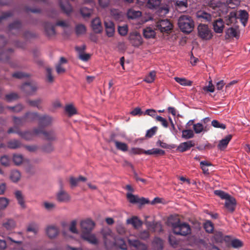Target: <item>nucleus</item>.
Listing matches in <instances>:
<instances>
[{
	"label": "nucleus",
	"mask_w": 250,
	"mask_h": 250,
	"mask_svg": "<svg viewBox=\"0 0 250 250\" xmlns=\"http://www.w3.org/2000/svg\"><path fill=\"white\" fill-rule=\"evenodd\" d=\"M173 232L177 235L186 236L191 233L189 225L185 222H182L179 218L171 216L168 219Z\"/></svg>",
	"instance_id": "f257e3e1"
},
{
	"label": "nucleus",
	"mask_w": 250,
	"mask_h": 250,
	"mask_svg": "<svg viewBox=\"0 0 250 250\" xmlns=\"http://www.w3.org/2000/svg\"><path fill=\"white\" fill-rule=\"evenodd\" d=\"M178 23L181 30L187 34L191 33L194 27V21L190 16L188 15L180 16Z\"/></svg>",
	"instance_id": "f03ea898"
},
{
	"label": "nucleus",
	"mask_w": 250,
	"mask_h": 250,
	"mask_svg": "<svg viewBox=\"0 0 250 250\" xmlns=\"http://www.w3.org/2000/svg\"><path fill=\"white\" fill-rule=\"evenodd\" d=\"M146 5L149 9L156 10L160 16L166 15L169 12L168 6L162 3V0H148Z\"/></svg>",
	"instance_id": "7ed1b4c3"
},
{
	"label": "nucleus",
	"mask_w": 250,
	"mask_h": 250,
	"mask_svg": "<svg viewBox=\"0 0 250 250\" xmlns=\"http://www.w3.org/2000/svg\"><path fill=\"white\" fill-rule=\"evenodd\" d=\"M125 189L130 192V193H126V198L127 200L132 204H139L140 205H144L146 204H148L149 201L148 199L144 197L139 198L138 195H135L131 193L134 192V190L133 188L130 185H127Z\"/></svg>",
	"instance_id": "20e7f679"
},
{
	"label": "nucleus",
	"mask_w": 250,
	"mask_h": 250,
	"mask_svg": "<svg viewBox=\"0 0 250 250\" xmlns=\"http://www.w3.org/2000/svg\"><path fill=\"white\" fill-rule=\"evenodd\" d=\"M197 36L203 41H209L213 37V33L208 26L200 23L197 26Z\"/></svg>",
	"instance_id": "39448f33"
},
{
	"label": "nucleus",
	"mask_w": 250,
	"mask_h": 250,
	"mask_svg": "<svg viewBox=\"0 0 250 250\" xmlns=\"http://www.w3.org/2000/svg\"><path fill=\"white\" fill-rule=\"evenodd\" d=\"M21 89L27 95H32L38 90V86L36 83L29 82L22 84Z\"/></svg>",
	"instance_id": "423d86ee"
},
{
	"label": "nucleus",
	"mask_w": 250,
	"mask_h": 250,
	"mask_svg": "<svg viewBox=\"0 0 250 250\" xmlns=\"http://www.w3.org/2000/svg\"><path fill=\"white\" fill-rule=\"evenodd\" d=\"M95 226V222L91 219L82 220L80 223L82 234L91 232Z\"/></svg>",
	"instance_id": "0eeeda50"
},
{
	"label": "nucleus",
	"mask_w": 250,
	"mask_h": 250,
	"mask_svg": "<svg viewBox=\"0 0 250 250\" xmlns=\"http://www.w3.org/2000/svg\"><path fill=\"white\" fill-rule=\"evenodd\" d=\"M157 28L161 32L168 33L172 29L173 25L168 19L158 21L156 24Z\"/></svg>",
	"instance_id": "6e6552de"
},
{
	"label": "nucleus",
	"mask_w": 250,
	"mask_h": 250,
	"mask_svg": "<svg viewBox=\"0 0 250 250\" xmlns=\"http://www.w3.org/2000/svg\"><path fill=\"white\" fill-rule=\"evenodd\" d=\"M13 52V50L12 48H9L6 50L2 51L0 53V61L2 62L9 63L10 65L14 68H19L20 66L19 65L10 62V58Z\"/></svg>",
	"instance_id": "1a4fd4ad"
},
{
	"label": "nucleus",
	"mask_w": 250,
	"mask_h": 250,
	"mask_svg": "<svg viewBox=\"0 0 250 250\" xmlns=\"http://www.w3.org/2000/svg\"><path fill=\"white\" fill-rule=\"evenodd\" d=\"M128 39L130 43L135 47H139L143 43L141 35L137 32L130 33Z\"/></svg>",
	"instance_id": "9d476101"
},
{
	"label": "nucleus",
	"mask_w": 250,
	"mask_h": 250,
	"mask_svg": "<svg viewBox=\"0 0 250 250\" xmlns=\"http://www.w3.org/2000/svg\"><path fill=\"white\" fill-rule=\"evenodd\" d=\"M54 119L51 116L47 114H40L38 120L39 125L40 127L45 128L51 125Z\"/></svg>",
	"instance_id": "9b49d317"
},
{
	"label": "nucleus",
	"mask_w": 250,
	"mask_h": 250,
	"mask_svg": "<svg viewBox=\"0 0 250 250\" xmlns=\"http://www.w3.org/2000/svg\"><path fill=\"white\" fill-rule=\"evenodd\" d=\"M236 205L237 202L234 197L230 195L226 199L225 207L229 212L233 213L235 211Z\"/></svg>",
	"instance_id": "f8f14e48"
},
{
	"label": "nucleus",
	"mask_w": 250,
	"mask_h": 250,
	"mask_svg": "<svg viewBox=\"0 0 250 250\" xmlns=\"http://www.w3.org/2000/svg\"><path fill=\"white\" fill-rule=\"evenodd\" d=\"M213 240L217 243H222L223 242L228 244L230 240V236L229 235L224 236L223 233L220 231H216L213 235Z\"/></svg>",
	"instance_id": "ddd939ff"
},
{
	"label": "nucleus",
	"mask_w": 250,
	"mask_h": 250,
	"mask_svg": "<svg viewBox=\"0 0 250 250\" xmlns=\"http://www.w3.org/2000/svg\"><path fill=\"white\" fill-rule=\"evenodd\" d=\"M212 26L215 33H222L225 27V22L222 19L219 18L213 22Z\"/></svg>",
	"instance_id": "4468645a"
},
{
	"label": "nucleus",
	"mask_w": 250,
	"mask_h": 250,
	"mask_svg": "<svg viewBox=\"0 0 250 250\" xmlns=\"http://www.w3.org/2000/svg\"><path fill=\"white\" fill-rule=\"evenodd\" d=\"M196 16L198 19L203 22H209L212 19L211 15L204 10L198 11L196 13Z\"/></svg>",
	"instance_id": "2eb2a0df"
},
{
	"label": "nucleus",
	"mask_w": 250,
	"mask_h": 250,
	"mask_svg": "<svg viewBox=\"0 0 250 250\" xmlns=\"http://www.w3.org/2000/svg\"><path fill=\"white\" fill-rule=\"evenodd\" d=\"M237 11H232L225 17V22L227 25L235 24L237 22L238 17L237 16Z\"/></svg>",
	"instance_id": "dca6fc26"
},
{
	"label": "nucleus",
	"mask_w": 250,
	"mask_h": 250,
	"mask_svg": "<svg viewBox=\"0 0 250 250\" xmlns=\"http://www.w3.org/2000/svg\"><path fill=\"white\" fill-rule=\"evenodd\" d=\"M16 226V222L12 219H7L2 224V228L8 232L14 229Z\"/></svg>",
	"instance_id": "f3484780"
},
{
	"label": "nucleus",
	"mask_w": 250,
	"mask_h": 250,
	"mask_svg": "<svg viewBox=\"0 0 250 250\" xmlns=\"http://www.w3.org/2000/svg\"><path fill=\"white\" fill-rule=\"evenodd\" d=\"M195 146L193 141L190 140L181 143L177 147V150L180 152H184L190 149Z\"/></svg>",
	"instance_id": "a211bd4d"
},
{
	"label": "nucleus",
	"mask_w": 250,
	"mask_h": 250,
	"mask_svg": "<svg viewBox=\"0 0 250 250\" xmlns=\"http://www.w3.org/2000/svg\"><path fill=\"white\" fill-rule=\"evenodd\" d=\"M81 237L84 240L87 241L92 245H96L98 244V240L96 236L93 234H91V232L81 234Z\"/></svg>",
	"instance_id": "6ab92c4d"
},
{
	"label": "nucleus",
	"mask_w": 250,
	"mask_h": 250,
	"mask_svg": "<svg viewBox=\"0 0 250 250\" xmlns=\"http://www.w3.org/2000/svg\"><path fill=\"white\" fill-rule=\"evenodd\" d=\"M232 138V135L231 134H229L225 136V137L222 140H221L217 145V148L218 149L220 150H225L229 142L231 141Z\"/></svg>",
	"instance_id": "aec40b11"
},
{
	"label": "nucleus",
	"mask_w": 250,
	"mask_h": 250,
	"mask_svg": "<svg viewBox=\"0 0 250 250\" xmlns=\"http://www.w3.org/2000/svg\"><path fill=\"white\" fill-rule=\"evenodd\" d=\"M91 26L93 30L96 33H100L102 31L101 22L99 18H96L92 20Z\"/></svg>",
	"instance_id": "412c9836"
},
{
	"label": "nucleus",
	"mask_w": 250,
	"mask_h": 250,
	"mask_svg": "<svg viewBox=\"0 0 250 250\" xmlns=\"http://www.w3.org/2000/svg\"><path fill=\"white\" fill-rule=\"evenodd\" d=\"M6 146L8 148L16 149L21 147L23 145L20 140L12 139L7 142Z\"/></svg>",
	"instance_id": "4be33fe9"
},
{
	"label": "nucleus",
	"mask_w": 250,
	"mask_h": 250,
	"mask_svg": "<svg viewBox=\"0 0 250 250\" xmlns=\"http://www.w3.org/2000/svg\"><path fill=\"white\" fill-rule=\"evenodd\" d=\"M46 232L50 238H53L58 234L59 229L55 226H49L46 229Z\"/></svg>",
	"instance_id": "5701e85b"
},
{
	"label": "nucleus",
	"mask_w": 250,
	"mask_h": 250,
	"mask_svg": "<svg viewBox=\"0 0 250 250\" xmlns=\"http://www.w3.org/2000/svg\"><path fill=\"white\" fill-rule=\"evenodd\" d=\"M43 135L45 139L49 141H54L57 139V133L54 129L45 130Z\"/></svg>",
	"instance_id": "b1692460"
},
{
	"label": "nucleus",
	"mask_w": 250,
	"mask_h": 250,
	"mask_svg": "<svg viewBox=\"0 0 250 250\" xmlns=\"http://www.w3.org/2000/svg\"><path fill=\"white\" fill-rule=\"evenodd\" d=\"M239 37V32L237 31V30L233 27L229 28L226 31V38H235L238 39Z\"/></svg>",
	"instance_id": "393cba45"
},
{
	"label": "nucleus",
	"mask_w": 250,
	"mask_h": 250,
	"mask_svg": "<svg viewBox=\"0 0 250 250\" xmlns=\"http://www.w3.org/2000/svg\"><path fill=\"white\" fill-rule=\"evenodd\" d=\"M26 103L30 106L33 107H37L39 110H42V107L41 105L42 100L40 98L36 100L27 99Z\"/></svg>",
	"instance_id": "a878e982"
},
{
	"label": "nucleus",
	"mask_w": 250,
	"mask_h": 250,
	"mask_svg": "<svg viewBox=\"0 0 250 250\" xmlns=\"http://www.w3.org/2000/svg\"><path fill=\"white\" fill-rule=\"evenodd\" d=\"M59 4L62 10L66 14L69 15L72 11V6L68 1L63 2L60 0Z\"/></svg>",
	"instance_id": "bb28decb"
},
{
	"label": "nucleus",
	"mask_w": 250,
	"mask_h": 250,
	"mask_svg": "<svg viewBox=\"0 0 250 250\" xmlns=\"http://www.w3.org/2000/svg\"><path fill=\"white\" fill-rule=\"evenodd\" d=\"M40 114L36 112H27L25 114L26 122H32L37 120L38 121Z\"/></svg>",
	"instance_id": "cd10ccee"
},
{
	"label": "nucleus",
	"mask_w": 250,
	"mask_h": 250,
	"mask_svg": "<svg viewBox=\"0 0 250 250\" xmlns=\"http://www.w3.org/2000/svg\"><path fill=\"white\" fill-rule=\"evenodd\" d=\"M129 243L139 250H147L148 247L146 244L141 243L138 240H129Z\"/></svg>",
	"instance_id": "c85d7f7f"
},
{
	"label": "nucleus",
	"mask_w": 250,
	"mask_h": 250,
	"mask_svg": "<svg viewBox=\"0 0 250 250\" xmlns=\"http://www.w3.org/2000/svg\"><path fill=\"white\" fill-rule=\"evenodd\" d=\"M239 15L238 18L245 27L246 26L248 19H249V13L245 10H240L239 11Z\"/></svg>",
	"instance_id": "c756f323"
},
{
	"label": "nucleus",
	"mask_w": 250,
	"mask_h": 250,
	"mask_svg": "<svg viewBox=\"0 0 250 250\" xmlns=\"http://www.w3.org/2000/svg\"><path fill=\"white\" fill-rule=\"evenodd\" d=\"M44 27L48 36H52L55 34V27L53 24L46 22L44 23Z\"/></svg>",
	"instance_id": "7c9ffc66"
},
{
	"label": "nucleus",
	"mask_w": 250,
	"mask_h": 250,
	"mask_svg": "<svg viewBox=\"0 0 250 250\" xmlns=\"http://www.w3.org/2000/svg\"><path fill=\"white\" fill-rule=\"evenodd\" d=\"M22 24L20 21H15L10 24L8 26V30L9 32L13 33L12 31L15 30L16 32H19L21 28Z\"/></svg>",
	"instance_id": "2f4dec72"
},
{
	"label": "nucleus",
	"mask_w": 250,
	"mask_h": 250,
	"mask_svg": "<svg viewBox=\"0 0 250 250\" xmlns=\"http://www.w3.org/2000/svg\"><path fill=\"white\" fill-rule=\"evenodd\" d=\"M57 199L61 202H66L70 200V196L66 192L61 190L57 194Z\"/></svg>",
	"instance_id": "473e14b6"
},
{
	"label": "nucleus",
	"mask_w": 250,
	"mask_h": 250,
	"mask_svg": "<svg viewBox=\"0 0 250 250\" xmlns=\"http://www.w3.org/2000/svg\"><path fill=\"white\" fill-rule=\"evenodd\" d=\"M13 121L15 126L19 128L20 127L23 126L25 123H26V120L24 115L22 117L13 116Z\"/></svg>",
	"instance_id": "72a5a7b5"
},
{
	"label": "nucleus",
	"mask_w": 250,
	"mask_h": 250,
	"mask_svg": "<svg viewBox=\"0 0 250 250\" xmlns=\"http://www.w3.org/2000/svg\"><path fill=\"white\" fill-rule=\"evenodd\" d=\"M156 78V71L152 70L145 76L143 81L148 83H151L154 82Z\"/></svg>",
	"instance_id": "f704fd0d"
},
{
	"label": "nucleus",
	"mask_w": 250,
	"mask_h": 250,
	"mask_svg": "<svg viewBox=\"0 0 250 250\" xmlns=\"http://www.w3.org/2000/svg\"><path fill=\"white\" fill-rule=\"evenodd\" d=\"M145 154L146 155H154L156 156L160 155L163 156L165 154V151L164 150L159 148H152L145 151Z\"/></svg>",
	"instance_id": "c9c22d12"
},
{
	"label": "nucleus",
	"mask_w": 250,
	"mask_h": 250,
	"mask_svg": "<svg viewBox=\"0 0 250 250\" xmlns=\"http://www.w3.org/2000/svg\"><path fill=\"white\" fill-rule=\"evenodd\" d=\"M228 247H231L235 249L240 248L243 246V243L242 241L238 239H231L230 238V240L228 244H227Z\"/></svg>",
	"instance_id": "e433bc0d"
},
{
	"label": "nucleus",
	"mask_w": 250,
	"mask_h": 250,
	"mask_svg": "<svg viewBox=\"0 0 250 250\" xmlns=\"http://www.w3.org/2000/svg\"><path fill=\"white\" fill-rule=\"evenodd\" d=\"M175 81L180 85L183 86H191L193 82L188 80L185 78L174 77Z\"/></svg>",
	"instance_id": "4c0bfd02"
},
{
	"label": "nucleus",
	"mask_w": 250,
	"mask_h": 250,
	"mask_svg": "<svg viewBox=\"0 0 250 250\" xmlns=\"http://www.w3.org/2000/svg\"><path fill=\"white\" fill-rule=\"evenodd\" d=\"M143 35L145 38H153L155 37V32L152 28L146 27L144 29Z\"/></svg>",
	"instance_id": "58836bf2"
},
{
	"label": "nucleus",
	"mask_w": 250,
	"mask_h": 250,
	"mask_svg": "<svg viewBox=\"0 0 250 250\" xmlns=\"http://www.w3.org/2000/svg\"><path fill=\"white\" fill-rule=\"evenodd\" d=\"M26 231L33 232L34 234L38 233L39 231V226L35 222H31L27 226Z\"/></svg>",
	"instance_id": "ea45409f"
},
{
	"label": "nucleus",
	"mask_w": 250,
	"mask_h": 250,
	"mask_svg": "<svg viewBox=\"0 0 250 250\" xmlns=\"http://www.w3.org/2000/svg\"><path fill=\"white\" fill-rule=\"evenodd\" d=\"M86 178L83 176H80L78 178L74 177H70L69 181L71 187H76L80 181L85 182Z\"/></svg>",
	"instance_id": "a19ab883"
},
{
	"label": "nucleus",
	"mask_w": 250,
	"mask_h": 250,
	"mask_svg": "<svg viewBox=\"0 0 250 250\" xmlns=\"http://www.w3.org/2000/svg\"><path fill=\"white\" fill-rule=\"evenodd\" d=\"M127 15L129 19H134L142 16V12L140 11H136L133 9H130L127 11Z\"/></svg>",
	"instance_id": "79ce46f5"
},
{
	"label": "nucleus",
	"mask_w": 250,
	"mask_h": 250,
	"mask_svg": "<svg viewBox=\"0 0 250 250\" xmlns=\"http://www.w3.org/2000/svg\"><path fill=\"white\" fill-rule=\"evenodd\" d=\"M15 196L18 201V203L22 208H24V200L22 192L20 190H17L15 192Z\"/></svg>",
	"instance_id": "37998d69"
},
{
	"label": "nucleus",
	"mask_w": 250,
	"mask_h": 250,
	"mask_svg": "<svg viewBox=\"0 0 250 250\" xmlns=\"http://www.w3.org/2000/svg\"><path fill=\"white\" fill-rule=\"evenodd\" d=\"M103 240L106 249H108V237L109 236V229L108 228L104 229L102 230Z\"/></svg>",
	"instance_id": "c03bdc74"
},
{
	"label": "nucleus",
	"mask_w": 250,
	"mask_h": 250,
	"mask_svg": "<svg viewBox=\"0 0 250 250\" xmlns=\"http://www.w3.org/2000/svg\"><path fill=\"white\" fill-rule=\"evenodd\" d=\"M75 33L77 36L85 34L86 31L85 26L83 24H78L75 26Z\"/></svg>",
	"instance_id": "a18cd8bd"
},
{
	"label": "nucleus",
	"mask_w": 250,
	"mask_h": 250,
	"mask_svg": "<svg viewBox=\"0 0 250 250\" xmlns=\"http://www.w3.org/2000/svg\"><path fill=\"white\" fill-rule=\"evenodd\" d=\"M115 145L116 148L123 152H125L128 150V146L125 143L115 141Z\"/></svg>",
	"instance_id": "49530a36"
},
{
	"label": "nucleus",
	"mask_w": 250,
	"mask_h": 250,
	"mask_svg": "<svg viewBox=\"0 0 250 250\" xmlns=\"http://www.w3.org/2000/svg\"><path fill=\"white\" fill-rule=\"evenodd\" d=\"M20 136L26 140H30L34 136L32 131H21Z\"/></svg>",
	"instance_id": "de8ad7c7"
},
{
	"label": "nucleus",
	"mask_w": 250,
	"mask_h": 250,
	"mask_svg": "<svg viewBox=\"0 0 250 250\" xmlns=\"http://www.w3.org/2000/svg\"><path fill=\"white\" fill-rule=\"evenodd\" d=\"M153 245L158 250H161L163 248V241L162 239L159 237H155L153 241Z\"/></svg>",
	"instance_id": "09e8293b"
},
{
	"label": "nucleus",
	"mask_w": 250,
	"mask_h": 250,
	"mask_svg": "<svg viewBox=\"0 0 250 250\" xmlns=\"http://www.w3.org/2000/svg\"><path fill=\"white\" fill-rule=\"evenodd\" d=\"M201 168L203 170V172L204 174L208 175L209 171L207 167V166H210L212 165L211 163L208 161H201L200 163Z\"/></svg>",
	"instance_id": "8fccbe9b"
},
{
	"label": "nucleus",
	"mask_w": 250,
	"mask_h": 250,
	"mask_svg": "<svg viewBox=\"0 0 250 250\" xmlns=\"http://www.w3.org/2000/svg\"><path fill=\"white\" fill-rule=\"evenodd\" d=\"M80 13L83 18H89L92 13V10L83 7L81 8Z\"/></svg>",
	"instance_id": "3c124183"
},
{
	"label": "nucleus",
	"mask_w": 250,
	"mask_h": 250,
	"mask_svg": "<svg viewBox=\"0 0 250 250\" xmlns=\"http://www.w3.org/2000/svg\"><path fill=\"white\" fill-rule=\"evenodd\" d=\"M204 228L208 233H212L214 229V226L210 221H207L204 224Z\"/></svg>",
	"instance_id": "603ef678"
},
{
	"label": "nucleus",
	"mask_w": 250,
	"mask_h": 250,
	"mask_svg": "<svg viewBox=\"0 0 250 250\" xmlns=\"http://www.w3.org/2000/svg\"><path fill=\"white\" fill-rule=\"evenodd\" d=\"M65 111L69 116H71L77 113L76 109L72 104L66 105L65 107Z\"/></svg>",
	"instance_id": "864d4df0"
},
{
	"label": "nucleus",
	"mask_w": 250,
	"mask_h": 250,
	"mask_svg": "<svg viewBox=\"0 0 250 250\" xmlns=\"http://www.w3.org/2000/svg\"><path fill=\"white\" fill-rule=\"evenodd\" d=\"M21 178V173L18 170H13L11 172L10 179L14 182H17Z\"/></svg>",
	"instance_id": "5fc2aeb1"
},
{
	"label": "nucleus",
	"mask_w": 250,
	"mask_h": 250,
	"mask_svg": "<svg viewBox=\"0 0 250 250\" xmlns=\"http://www.w3.org/2000/svg\"><path fill=\"white\" fill-rule=\"evenodd\" d=\"M194 137V133L191 129H185L182 131V137L188 139L192 138Z\"/></svg>",
	"instance_id": "6e6d98bb"
},
{
	"label": "nucleus",
	"mask_w": 250,
	"mask_h": 250,
	"mask_svg": "<svg viewBox=\"0 0 250 250\" xmlns=\"http://www.w3.org/2000/svg\"><path fill=\"white\" fill-rule=\"evenodd\" d=\"M214 194L220 197L222 199H226L229 198V194L221 190H215L214 191Z\"/></svg>",
	"instance_id": "4d7b16f0"
},
{
	"label": "nucleus",
	"mask_w": 250,
	"mask_h": 250,
	"mask_svg": "<svg viewBox=\"0 0 250 250\" xmlns=\"http://www.w3.org/2000/svg\"><path fill=\"white\" fill-rule=\"evenodd\" d=\"M12 77L17 79H22L23 78H28L30 75L22 72L17 71L12 74Z\"/></svg>",
	"instance_id": "13d9d810"
},
{
	"label": "nucleus",
	"mask_w": 250,
	"mask_h": 250,
	"mask_svg": "<svg viewBox=\"0 0 250 250\" xmlns=\"http://www.w3.org/2000/svg\"><path fill=\"white\" fill-rule=\"evenodd\" d=\"M0 162L2 166L7 167L10 164L11 159L8 156L4 155L0 157Z\"/></svg>",
	"instance_id": "bf43d9fd"
},
{
	"label": "nucleus",
	"mask_w": 250,
	"mask_h": 250,
	"mask_svg": "<svg viewBox=\"0 0 250 250\" xmlns=\"http://www.w3.org/2000/svg\"><path fill=\"white\" fill-rule=\"evenodd\" d=\"M23 160V156L21 154H14L13 156V161L16 165H21Z\"/></svg>",
	"instance_id": "052dcab7"
},
{
	"label": "nucleus",
	"mask_w": 250,
	"mask_h": 250,
	"mask_svg": "<svg viewBox=\"0 0 250 250\" xmlns=\"http://www.w3.org/2000/svg\"><path fill=\"white\" fill-rule=\"evenodd\" d=\"M129 223L131 224L135 228L140 226L142 225V222L140 219L137 217H133L130 220H128Z\"/></svg>",
	"instance_id": "680f3d73"
},
{
	"label": "nucleus",
	"mask_w": 250,
	"mask_h": 250,
	"mask_svg": "<svg viewBox=\"0 0 250 250\" xmlns=\"http://www.w3.org/2000/svg\"><path fill=\"white\" fill-rule=\"evenodd\" d=\"M19 98L18 94L15 92L10 93L5 95V99L8 102L18 99Z\"/></svg>",
	"instance_id": "e2e57ef3"
},
{
	"label": "nucleus",
	"mask_w": 250,
	"mask_h": 250,
	"mask_svg": "<svg viewBox=\"0 0 250 250\" xmlns=\"http://www.w3.org/2000/svg\"><path fill=\"white\" fill-rule=\"evenodd\" d=\"M9 200L5 197H0V209H4L9 204Z\"/></svg>",
	"instance_id": "0e129e2a"
},
{
	"label": "nucleus",
	"mask_w": 250,
	"mask_h": 250,
	"mask_svg": "<svg viewBox=\"0 0 250 250\" xmlns=\"http://www.w3.org/2000/svg\"><path fill=\"white\" fill-rule=\"evenodd\" d=\"M193 128L196 134L200 133L204 130V126L201 123H197L193 125Z\"/></svg>",
	"instance_id": "69168bd1"
},
{
	"label": "nucleus",
	"mask_w": 250,
	"mask_h": 250,
	"mask_svg": "<svg viewBox=\"0 0 250 250\" xmlns=\"http://www.w3.org/2000/svg\"><path fill=\"white\" fill-rule=\"evenodd\" d=\"M168 241L170 244L174 248H176L179 243V240H178L174 236L172 235L169 236Z\"/></svg>",
	"instance_id": "338daca9"
},
{
	"label": "nucleus",
	"mask_w": 250,
	"mask_h": 250,
	"mask_svg": "<svg viewBox=\"0 0 250 250\" xmlns=\"http://www.w3.org/2000/svg\"><path fill=\"white\" fill-rule=\"evenodd\" d=\"M119 34L122 36H125L128 32V26L127 25H125L122 26H119L118 28Z\"/></svg>",
	"instance_id": "774afa93"
}]
</instances>
